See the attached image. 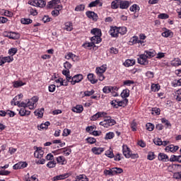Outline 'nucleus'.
Returning <instances> with one entry per match:
<instances>
[{
    "label": "nucleus",
    "instance_id": "nucleus-1",
    "mask_svg": "<svg viewBox=\"0 0 181 181\" xmlns=\"http://www.w3.org/2000/svg\"><path fill=\"white\" fill-rule=\"evenodd\" d=\"M156 56V52L155 50L152 51H145L143 54L140 55V58L138 59V63L139 64H143V66H146L148 64V59H152Z\"/></svg>",
    "mask_w": 181,
    "mask_h": 181
},
{
    "label": "nucleus",
    "instance_id": "nucleus-2",
    "mask_svg": "<svg viewBox=\"0 0 181 181\" xmlns=\"http://www.w3.org/2000/svg\"><path fill=\"white\" fill-rule=\"evenodd\" d=\"M122 152H123L124 156L127 159L129 158H131L132 159H138V158H139V156H138V153H132L131 152V150L128 148V146L127 145L122 146Z\"/></svg>",
    "mask_w": 181,
    "mask_h": 181
},
{
    "label": "nucleus",
    "instance_id": "nucleus-3",
    "mask_svg": "<svg viewBox=\"0 0 181 181\" xmlns=\"http://www.w3.org/2000/svg\"><path fill=\"white\" fill-rule=\"evenodd\" d=\"M107 71V65H103L100 67L96 68V74L99 77L100 81H103L105 77L104 76V73Z\"/></svg>",
    "mask_w": 181,
    "mask_h": 181
},
{
    "label": "nucleus",
    "instance_id": "nucleus-4",
    "mask_svg": "<svg viewBox=\"0 0 181 181\" xmlns=\"http://www.w3.org/2000/svg\"><path fill=\"white\" fill-rule=\"evenodd\" d=\"M115 120L112 119L111 117H107L104 121L100 122V125L104 127L105 128H108V127H112V125H115Z\"/></svg>",
    "mask_w": 181,
    "mask_h": 181
},
{
    "label": "nucleus",
    "instance_id": "nucleus-5",
    "mask_svg": "<svg viewBox=\"0 0 181 181\" xmlns=\"http://www.w3.org/2000/svg\"><path fill=\"white\" fill-rule=\"evenodd\" d=\"M90 42H91L83 44V46H85V47H93L95 44L101 42V40L98 41V37L93 36L90 38Z\"/></svg>",
    "mask_w": 181,
    "mask_h": 181
},
{
    "label": "nucleus",
    "instance_id": "nucleus-6",
    "mask_svg": "<svg viewBox=\"0 0 181 181\" xmlns=\"http://www.w3.org/2000/svg\"><path fill=\"white\" fill-rule=\"evenodd\" d=\"M83 77L82 74H76L74 77H71V79L69 81V83L72 84V86H74L76 83H80L83 80Z\"/></svg>",
    "mask_w": 181,
    "mask_h": 181
},
{
    "label": "nucleus",
    "instance_id": "nucleus-7",
    "mask_svg": "<svg viewBox=\"0 0 181 181\" xmlns=\"http://www.w3.org/2000/svg\"><path fill=\"white\" fill-rule=\"evenodd\" d=\"M178 169H181V165L177 164H170L168 168V172H172L173 173L177 172Z\"/></svg>",
    "mask_w": 181,
    "mask_h": 181
},
{
    "label": "nucleus",
    "instance_id": "nucleus-8",
    "mask_svg": "<svg viewBox=\"0 0 181 181\" xmlns=\"http://www.w3.org/2000/svg\"><path fill=\"white\" fill-rule=\"evenodd\" d=\"M86 15L89 19H93V21H95L98 19V16L94 11H86Z\"/></svg>",
    "mask_w": 181,
    "mask_h": 181
},
{
    "label": "nucleus",
    "instance_id": "nucleus-9",
    "mask_svg": "<svg viewBox=\"0 0 181 181\" xmlns=\"http://www.w3.org/2000/svg\"><path fill=\"white\" fill-rule=\"evenodd\" d=\"M90 33L94 35L95 37H98V41L101 40V30L98 28H93Z\"/></svg>",
    "mask_w": 181,
    "mask_h": 181
},
{
    "label": "nucleus",
    "instance_id": "nucleus-10",
    "mask_svg": "<svg viewBox=\"0 0 181 181\" xmlns=\"http://www.w3.org/2000/svg\"><path fill=\"white\" fill-rule=\"evenodd\" d=\"M69 176H70V174H69V173L62 174V175H57V176L54 177L52 178V180L53 181L63 180L64 179H67V177H69Z\"/></svg>",
    "mask_w": 181,
    "mask_h": 181
},
{
    "label": "nucleus",
    "instance_id": "nucleus-11",
    "mask_svg": "<svg viewBox=\"0 0 181 181\" xmlns=\"http://www.w3.org/2000/svg\"><path fill=\"white\" fill-rule=\"evenodd\" d=\"M110 33L112 37H118V35H119L118 28H111L110 30Z\"/></svg>",
    "mask_w": 181,
    "mask_h": 181
},
{
    "label": "nucleus",
    "instance_id": "nucleus-12",
    "mask_svg": "<svg viewBox=\"0 0 181 181\" xmlns=\"http://www.w3.org/2000/svg\"><path fill=\"white\" fill-rule=\"evenodd\" d=\"M105 115H107V113L98 112V113L92 116L90 119L91 121H97L98 118H101V117H105Z\"/></svg>",
    "mask_w": 181,
    "mask_h": 181
},
{
    "label": "nucleus",
    "instance_id": "nucleus-13",
    "mask_svg": "<svg viewBox=\"0 0 181 181\" xmlns=\"http://www.w3.org/2000/svg\"><path fill=\"white\" fill-rule=\"evenodd\" d=\"M131 3L129 1L120 0V9H128Z\"/></svg>",
    "mask_w": 181,
    "mask_h": 181
},
{
    "label": "nucleus",
    "instance_id": "nucleus-14",
    "mask_svg": "<svg viewBox=\"0 0 181 181\" xmlns=\"http://www.w3.org/2000/svg\"><path fill=\"white\" fill-rule=\"evenodd\" d=\"M43 153H45L43 151H42V149H40L39 151V148L37 147V150L34 153V156L37 159H42V158H43Z\"/></svg>",
    "mask_w": 181,
    "mask_h": 181
},
{
    "label": "nucleus",
    "instance_id": "nucleus-15",
    "mask_svg": "<svg viewBox=\"0 0 181 181\" xmlns=\"http://www.w3.org/2000/svg\"><path fill=\"white\" fill-rule=\"evenodd\" d=\"M7 37H8L9 39H13L14 40H16L19 39V37H21V35H19V33L11 32L8 33Z\"/></svg>",
    "mask_w": 181,
    "mask_h": 181
},
{
    "label": "nucleus",
    "instance_id": "nucleus-16",
    "mask_svg": "<svg viewBox=\"0 0 181 181\" xmlns=\"http://www.w3.org/2000/svg\"><path fill=\"white\" fill-rule=\"evenodd\" d=\"M120 1L121 0H115L111 3L112 9H118L120 8Z\"/></svg>",
    "mask_w": 181,
    "mask_h": 181
},
{
    "label": "nucleus",
    "instance_id": "nucleus-17",
    "mask_svg": "<svg viewBox=\"0 0 181 181\" xmlns=\"http://www.w3.org/2000/svg\"><path fill=\"white\" fill-rule=\"evenodd\" d=\"M97 5H99V6H103V2L100 0H95L94 1H92L89 4L88 7L89 8H94V6H97Z\"/></svg>",
    "mask_w": 181,
    "mask_h": 181
},
{
    "label": "nucleus",
    "instance_id": "nucleus-18",
    "mask_svg": "<svg viewBox=\"0 0 181 181\" xmlns=\"http://www.w3.org/2000/svg\"><path fill=\"white\" fill-rule=\"evenodd\" d=\"M158 160H162L163 162H166V160H169V157L163 153H160L158 154Z\"/></svg>",
    "mask_w": 181,
    "mask_h": 181
},
{
    "label": "nucleus",
    "instance_id": "nucleus-19",
    "mask_svg": "<svg viewBox=\"0 0 181 181\" xmlns=\"http://www.w3.org/2000/svg\"><path fill=\"white\" fill-rule=\"evenodd\" d=\"M92 152L95 155H100L102 152H104V148H97V147H93L92 148Z\"/></svg>",
    "mask_w": 181,
    "mask_h": 181
},
{
    "label": "nucleus",
    "instance_id": "nucleus-20",
    "mask_svg": "<svg viewBox=\"0 0 181 181\" xmlns=\"http://www.w3.org/2000/svg\"><path fill=\"white\" fill-rule=\"evenodd\" d=\"M83 110H84V108L83 107V105H76L75 107H74L72 109V111L74 112H76L78 114H80V113L83 112Z\"/></svg>",
    "mask_w": 181,
    "mask_h": 181
},
{
    "label": "nucleus",
    "instance_id": "nucleus-21",
    "mask_svg": "<svg viewBox=\"0 0 181 181\" xmlns=\"http://www.w3.org/2000/svg\"><path fill=\"white\" fill-rule=\"evenodd\" d=\"M88 79L90 81L91 84H95L98 80L94 78V74H89L88 75Z\"/></svg>",
    "mask_w": 181,
    "mask_h": 181
},
{
    "label": "nucleus",
    "instance_id": "nucleus-22",
    "mask_svg": "<svg viewBox=\"0 0 181 181\" xmlns=\"http://www.w3.org/2000/svg\"><path fill=\"white\" fill-rule=\"evenodd\" d=\"M43 112H45V108H41L36 110L34 112L35 115L39 117V118H42L43 117Z\"/></svg>",
    "mask_w": 181,
    "mask_h": 181
},
{
    "label": "nucleus",
    "instance_id": "nucleus-23",
    "mask_svg": "<svg viewBox=\"0 0 181 181\" xmlns=\"http://www.w3.org/2000/svg\"><path fill=\"white\" fill-rule=\"evenodd\" d=\"M57 4H60V0H52L49 1L47 4V8H53L57 5Z\"/></svg>",
    "mask_w": 181,
    "mask_h": 181
},
{
    "label": "nucleus",
    "instance_id": "nucleus-24",
    "mask_svg": "<svg viewBox=\"0 0 181 181\" xmlns=\"http://www.w3.org/2000/svg\"><path fill=\"white\" fill-rule=\"evenodd\" d=\"M117 107H126L128 104V99L124 98L123 100L117 102Z\"/></svg>",
    "mask_w": 181,
    "mask_h": 181
},
{
    "label": "nucleus",
    "instance_id": "nucleus-25",
    "mask_svg": "<svg viewBox=\"0 0 181 181\" xmlns=\"http://www.w3.org/2000/svg\"><path fill=\"white\" fill-rule=\"evenodd\" d=\"M162 36H163V37H172V36H173V32H172L170 30H166L162 33Z\"/></svg>",
    "mask_w": 181,
    "mask_h": 181
},
{
    "label": "nucleus",
    "instance_id": "nucleus-26",
    "mask_svg": "<svg viewBox=\"0 0 181 181\" xmlns=\"http://www.w3.org/2000/svg\"><path fill=\"white\" fill-rule=\"evenodd\" d=\"M62 74L65 76L68 81H70V80H71V76H70V71L69 69L64 70L62 71Z\"/></svg>",
    "mask_w": 181,
    "mask_h": 181
},
{
    "label": "nucleus",
    "instance_id": "nucleus-27",
    "mask_svg": "<svg viewBox=\"0 0 181 181\" xmlns=\"http://www.w3.org/2000/svg\"><path fill=\"white\" fill-rule=\"evenodd\" d=\"M126 67H129L131 66H134L135 64V60L134 59H127L124 63Z\"/></svg>",
    "mask_w": 181,
    "mask_h": 181
},
{
    "label": "nucleus",
    "instance_id": "nucleus-28",
    "mask_svg": "<svg viewBox=\"0 0 181 181\" xmlns=\"http://www.w3.org/2000/svg\"><path fill=\"white\" fill-rule=\"evenodd\" d=\"M65 30H67L68 32H71L73 30V24L71 22H66L65 23Z\"/></svg>",
    "mask_w": 181,
    "mask_h": 181
},
{
    "label": "nucleus",
    "instance_id": "nucleus-29",
    "mask_svg": "<svg viewBox=\"0 0 181 181\" xmlns=\"http://www.w3.org/2000/svg\"><path fill=\"white\" fill-rule=\"evenodd\" d=\"M49 125H50L49 122H46L44 124H41L40 127L38 126V130L42 131V129H47V127H49Z\"/></svg>",
    "mask_w": 181,
    "mask_h": 181
},
{
    "label": "nucleus",
    "instance_id": "nucleus-30",
    "mask_svg": "<svg viewBox=\"0 0 181 181\" xmlns=\"http://www.w3.org/2000/svg\"><path fill=\"white\" fill-rule=\"evenodd\" d=\"M103 93L105 94H109V93H112L114 91V87L105 86L103 89Z\"/></svg>",
    "mask_w": 181,
    "mask_h": 181
},
{
    "label": "nucleus",
    "instance_id": "nucleus-31",
    "mask_svg": "<svg viewBox=\"0 0 181 181\" xmlns=\"http://www.w3.org/2000/svg\"><path fill=\"white\" fill-rule=\"evenodd\" d=\"M171 64L175 67H177V66H181V61L179 59V58L175 59L171 62Z\"/></svg>",
    "mask_w": 181,
    "mask_h": 181
},
{
    "label": "nucleus",
    "instance_id": "nucleus-32",
    "mask_svg": "<svg viewBox=\"0 0 181 181\" xmlns=\"http://www.w3.org/2000/svg\"><path fill=\"white\" fill-rule=\"evenodd\" d=\"M159 90H160V86H159V84L153 83L151 85V91L156 93V91H159Z\"/></svg>",
    "mask_w": 181,
    "mask_h": 181
},
{
    "label": "nucleus",
    "instance_id": "nucleus-33",
    "mask_svg": "<svg viewBox=\"0 0 181 181\" xmlns=\"http://www.w3.org/2000/svg\"><path fill=\"white\" fill-rule=\"evenodd\" d=\"M121 97L122 98H127V97H129V90L124 89L121 93Z\"/></svg>",
    "mask_w": 181,
    "mask_h": 181
},
{
    "label": "nucleus",
    "instance_id": "nucleus-34",
    "mask_svg": "<svg viewBox=\"0 0 181 181\" xmlns=\"http://www.w3.org/2000/svg\"><path fill=\"white\" fill-rule=\"evenodd\" d=\"M25 83H23L22 81H17L13 83V87L16 88H18V87H22V86H25Z\"/></svg>",
    "mask_w": 181,
    "mask_h": 181
},
{
    "label": "nucleus",
    "instance_id": "nucleus-35",
    "mask_svg": "<svg viewBox=\"0 0 181 181\" xmlns=\"http://www.w3.org/2000/svg\"><path fill=\"white\" fill-rule=\"evenodd\" d=\"M21 22L23 25H29L33 21L30 18H21Z\"/></svg>",
    "mask_w": 181,
    "mask_h": 181
},
{
    "label": "nucleus",
    "instance_id": "nucleus-36",
    "mask_svg": "<svg viewBox=\"0 0 181 181\" xmlns=\"http://www.w3.org/2000/svg\"><path fill=\"white\" fill-rule=\"evenodd\" d=\"M84 9H86V6H84L83 4L78 5L75 8V11L76 12L84 11Z\"/></svg>",
    "mask_w": 181,
    "mask_h": 181
},
{
    "label": "nucleus",
    "instance_id": "nucleus-37",
    "mask_svg": "<svg viewBox=\"0 0 181 181\" xmlns=\"http://www.w3.org/2000/svg\"><path fill=\"white\" fill-rule=\"evenodd\" d=\"M2 59L4 61V63H11V62H13V57L11 56L5 57Z\"/></svg>",
    "mask_w": 181,
    "mask_h": 181
},
{
    "label": "nucleus",
    "instance_id": "nucleus-38",
    "mask_svg": "<svg viewBox=\"0 0 181 181\" xmlns=\"http://www.w3.org/2000/svg\"><path fill=\"white\" fill-rule=\"evenodd\" d=\"M119 35H125L127 33V28L126 27H119L118 28Z\"/></svg>",
    "mask_w": 181,
    "mask_h": 181
},
{
    "label": "nucleus",
    "instance_id": "nucleus-39",
    "mask_svg": "<svg viewBox=\"0 0 181 181\" xmlns=\"http://www.w3.org/2000/svg\"><path fill=\"white\" fill-rule=\"evenodd\" d=\"M47 168H49V169L56 168V161L52 160V161L48 162V163L47 164Z\"/></svg>",
    "mask_w": 181,
    "mask_h": 181
},
{
    "label": "nucleus",
    "instance_id": "nucleus-40",
    "mask_svg": "<svg viewBox=\"0 0 181 181\" xmlns=\"http://www.w3.org/2000/svg\"><path fill=\"white\" fill-rule=\"evenodd\" d=\"M146 127L147 131H150V132L153 131V129L155 128V126L151 123H147Z\"/></svg>",
    "mask_w": 181,
    "mask_h": 181
},
{
    "label": "nucleus",
    "instance_id": "nucleus-41",
    "mask_svg": "<svg viewBox=\"0 0 181 181\" xmlns=\"http://www.w3.org/2000/svg\"><path fill=\"white\" fill-rule=\"evenodd\" d=\"M37 6H39V8H44V6H46V1L43 0H38Z\"/></svg>",
    "mask_w": 181,
    "mask_h": 181
},
{
    "label": "nucleus",
    "instance_id": "nucleus-42",
    "mask_svg": "<svg viewBox=\"0 0 181 181\" xmlns=\"http://www.w3.org/2000/svg\"><path fill=\"white\" fill-rule=\"evenodd\" d=\"M154 158H155V153L149 152L147 156V159H148V160H153Z\"/></svg>",
    "mask_w": 181,
    "mask_h": 181
},
{
    "label": "nucleus",
    "instance_id": "nucleus-43",
    "mask_svg": "<svg viewBox=\"0 0 181 181\" xmlns=\"http://www.w3.org/2000/svg\"><path fill=\"white\" fill-rule=\"evenodd\" d=\"M64 69H66V70H70V69H71V67H73V65H71V64H70V62H66L64 64Z\"/></svg>",
    "mask_w": 181,
    "mask_h": 181
},
{
    "label": "nucleus",
    "instance_id": "nucleus-44",
    "mask_svg": "<svg viewBox=\"0 0 181 181\" xmlns=\"http://www.w3.org/2000/svg\"><path fill=\"white\" fill-rule=\"evenodd\" d=\"M27 107H28L30 110H35V105H33V102L29 100L27 103Z\"/></svg>",
    "mask_w": 181,
    "mask_h": 181
},
{
    "label": "nucleus",
    "instance_id": "nucleus-45",
    "mask_svg": "<svg viewBox=\"0 0 181 181\" xmlns=\"http://www.w3.org/2000/svg\"><path fill=\"white\" fill-rule=\"evenodd\" d=\"M114 136H115L114 132H109L106 134L105 139H112Z\"/></svg>",
    "mask_w": 181,
    "mask_h": 181
},
{
    "label": "nucleus",
    "instance_id": "nucleus-46",
    "mask_svg": "<svg viewBox=\"0 0 181 181\" xmlns=\"http://www.w3.org/2000/svg\"><path fill=\"white\" fill-rule=\"evenodd\" d=\"M94 129H95V126H90L86 127V132H88L89 134H91L92 132H94Z\"/></svg>",
    "mask_w": 181,
    "mask_h": 181
},
{
    "label": "nucleus",
    "instance_id": "nucleus-47",
    "mask_svg": "<svg viewBox=\"0 0 181 181\" xmlns=\"http://www.w3.org/2000/svg\"><path fill=\"white\" fill-rule=\"evenodd\" d=\"M161 122H162L163 124H165L167 127H172V124H170V122H169V120H168L165 118H163L161 119Z\"/></svg>",
    "mask_w": 181,
    "mask_h": 181
},
{
    "label": "nucleus",
    "instance_id": "nucleus-48",
    "mask_svg": "<svg viewBox=\"0 0 181 181\" xmlns=\"http://www.w3.org/2000/svg\"><path fill=\"white\" fill-rule=\"evenodd\" d=\"M153 142L155 145H158V146H160L162 145V139L158 138V139H154Z\"/></svg>",
    "mask_w": 181,
    "mask_h": 181
},
{
    "label": "nucleus",
    "instance_id": "nucleus-49",
    "mask_svg": "<svg viewBox=\"0 0 181 181\" xmlns=\"http://www.w3.org/2000/svg\"><path fill=\"white\" fill-rule=\"evenodd\" d=\"M152 112L151 114H153V112H155V114H156V115H160V109L158 108V107H153L152 109Z\"/></svg>",
    "mask_w": 181,
    "mask_h": 181
},
{
    "label": "nucleus",
    "instance_id": "nucleus-50",
    "mask_svg": "<svg viewBox=\"0 0 181 181\" xmlns=\"http://www.w3.org/2000/svg\"><path fill=\"white\" fill-rule=\"evenodd\" d=\"M94 93H95L94 90H91L90 91L86 90L84 92V95L85 97H90V95H93Z\"/></svg>",
    "mask_w": 181,
    "mask_h": 181
},
{
    "label": "nucleus",
    "instance_id": "nucleus-51",
    "mask_svg": "<svg viewBox=\"0 0 181 181\" xmlns=\"http://www.w3.org/2000/svg\"><path fill=\"white\" fill-rule=\"evenodd\" d=\"M17 52H18V49H16V48H11V49H9L8 54H11L12 56H13L14 54H16Z\"/></svg>",
    "mask_w": 181,
    "mask_h": 181
},
{
    "label": "nucleus",
    "instance_id": "nucleus-52",
    "mask_svg": "<svg viewBox=\"0 0 181 181\" xmlns=\"http://www.w3.org/2000/svg\"><path fill=\"white\" fill-rule=\"evenodd\" d=\"M106 156L108 158H114V153H112V151L108 150L105 153Z\"/></svg>",
    "mask_w": 181,
    "mask_h": 181
},
{
    "label": "nucleus",
    "instance_id": "nucleus-53",
    "mask_svg": "<svg viewBox=\"0 0 181 181\" xmlns=\"http://www.w3.org/2000/svg\"><path fill=\"white\" fill-rule=\"evenodd\" d=\"M70 132H71V131H70V129H64L62 135H63V136H69V135H70Z\"/></svg>",
    "mask_w": 181,
    "mask_h": 181
},
{
    "label": "nucleus",
    "instance_id": "nucleus-54",
    "mask_svg": "<svg viewBox=\"0 0 181 181\" xmlns=\"http://www.w3.org/2000/svg\"><path fill=\"white\" fill-rule=\"evenodd\" d=\"M104 174L107 176H113L112 175V169H110V170H104Z\"/></svg>",
    "mask_w": 181,
    "mask_h": 181
},
{
    "label": "nucleus",
    "instance_id": "nucleus-55",
    "mask_svg": "<svg viewBox=\"0 0 181 181\" xmlns=\"http://www.w3.org/2000/svg\"><path fill=\"white\" fill-rule=\"evenodd\" d=\"M159 19H168L169 18V15L166 13H161L158 15Z\"/></svg>",
    "mask_w": 181,
    "mask_h": 181
},
{
    "label": "nucleus",
    "instance_id": "nucleus-56",
    "mask_svg": "<svg viewBox=\"0 0 181 181\" xmlns=\"http://www.w3.org/2000/svg\"><path fill=\"white\" fill-rule=\"evenodd\" d=\"M42 21L44 23H47V22H50V21H52V18H49V16H45Z\"/></svg>",
    "mask_w": 181,
    "mask_h": 181
},
{
    "label": "nucleus",
    "instance_id": "nucleus-57",
    "mask_svg": "<svg viewBox=\"0 0 181 181\" xmlns=\"http://www.w3.org/2000/svg\"><path fill=\"white\" fill-rule=\"evenodd\" d=\"M48 90L49 93H54V90H56V85H50L48 88Z\"/></svg>",
    "mask_w": 181,
    "mask_h": 181
},
{
    "label": "nucleus",
    "instance_id": "nucleus-58",
    "mask_svg": "<svg viewBox=\"0 0 181 181\" xmlns=\"http://www.w3.org/2000/svg\"><path fill=\"white\" fill-rule=\"evenodd\" d=\"M132 43H142V41L138 40V37H133L132 38Z\"/></svg>",
    "mask_w": 181,
    "mask_h": 181
},
{
    "label": "nucleus",
    "instance_id": "nucleus-59",
    "mask_svg": "<svg viewBox=\"0 0 181 181\" xmlns=\"http://www.w3.org/2000/svg\"><path fill=\"white\" fill-rule=\"evenodd\" d=\"M87 141H88V144H95V142H96L95 139L93 138V137L88 138Z\"/></svg>",
    "mask_w": 181,
    "mask_h": 181
},
{
    "label": "nucleus",
    "instance_id": "nucleus-60",
    "mask_svg": "<svg viewBox=\"0 0 181 181\" xmlns=\"http://www.w3.org/2000/svg\"><path fill=\"white\" fill-rule=\"evenodd\" d=\"M57 161L58 163H63L64 162V156H59L57 158Z\"/></svg>",
    "mask_w": 181,
    "mask_h": 181
},
{
    "label": "nucleus",
    "instance_id": "nucleus-61",
    "mask_svg": "<svg viewBox=\"0 0 181 181\" xmlns=\"http://www.w3.org/2000/svg\"><path fill=\"white\" fill-rule=\"evenodd\" d=\"M110 53H112V54H118V49L117 48L112 47L110 48Z\"/></svg>",
    "mask_w": 181,
    "mask_h": 181
},
{
    "label": "nucleus",
    "instance_id": "nucleus-62",
    "mask_svg": "<svg viewBox=\"0 0 181 181\" xmlns=\"http://www.w3.org/2000/svg\"><path fill=\"white\" fill-rule=\"evenodd\" d=\"M4 14V16H8L9 18L12 17V16L13 15L12 12L9 11H5Z\"/></svg>",
    "mask_w": 181,
    "mask_h": 181
},
{
    "label": "nucleus",
    "instance_id": "nucleus-63",
    "mask_svg": "<svg viewBox=\"0 0 181 181\" xmlns=\"http://www.w3.org/2000/svg\"><path fill=\"white\" fill-rule=\"evenodd\" d=\"M173 177H174V179H181L180 173H179V172L175 173L174 175H173Z\"/></svg>",
    "mask_w": 181,
    "mask_h": 181
},
{
    "label": "nucleus",
    "instance_id": "nucleus-64",
    "mask_svg": "<svg viewBox=\"0 0 181 181\" xmlns=\"http://www.w3.org/2000/svg\"><path fill=\"white\" fill-rule=\"evenodd\" d=\"M27 181H39V180H37L36 176L33 175L31 177L28 178Z\"/></svg>",
    "mask_w": 181,
    "mask_h": 181
}]
</instances>
